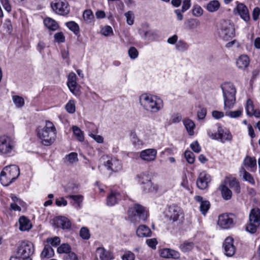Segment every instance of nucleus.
<instances>
[{"instance_id": "39448f33", "label": "nucleus", "mask_w": 260, "mask_h": 260, "mask_svg": "<svg viewBox=\"0 0 260 260\" xmlns=\"http://www.w3.org/2000/svg\"><path fill=\"white\" fill-rule=\"evenodd\" d=\"M127 215L132 222L138 223L147 219L148 212L142 205L135 204L128 208Z\"/></svg>"}, {"instance_id": "ea45409f", "label": "nucleus", "mask_w": 260, "mask_h": 260, "mask_svg": "<svg viewBox=\"0 0 260 260\" xmlns=\"http://www.w3.org/2000/svg\"><path fill=\"white\" fill-rule=\"evenodd\" d=\"M83 17L84 21L87 23L92 22L94 20V15L91 10L87 9L84 11Z\"/></svg>"}, {"instance_id": "338daca9", "label": "nucleus", "mask_w": 260, "mask_h": 260, "mask_svg": "<svg viewBox=\"0 0 260 260\" xmlns=\"http://www.w3.org/2000/svg\"><path fill=\"white\" fill-rule=\"evenodd\" d=\"M122 260H134L135 255L131 252H128L124 254L122 257Z\"/></svg>"}, {"instance_id": "72a5a7b5", "label": "nucleus", "mask_w": 260, "mask_h": 260, "mask_svg": "<svg viewBox=\"0 0 260 260\" xmlns=\"http://www.w3.org/2000/svg\"><path fill=\"white\" fill-rule=\"evenodd\" d=\"M183 123L185 126L187 131L190 135H193L195 124L194 122L189 118H185L183 120Z\"/></svg>"}, {"instance_id": "8fccbe9b", "label": "nucleus", "mask_w": 260, "mask_h": 260, "mask_svg": "<svg viewBox=\"0 0 260 260\" xmlns=\"http://www.w3.org/2000/svg\"><path fill=\"white\" fill-rule=\"evenodd\" d=\"M66 109L68 112L73 113L75 111V105L73 100H70L66 105Z\"/></svg>"}, {"instance_id": "a878e982", "label": "nucleus", "mask_w": 260, "mask_h": 260, "mask_svg": "<svg viewBox=\"0 0 260 260\" xmlns=\"http://www.w3.org/2000/svg\"><path fill=\"white\" fill-rule=\"evenodd\" d=\"M219 189L224 200H229L232 198V192L226 185V181L220 185Z\"/></svg>"}, {"instance_id": "774afa93", "label": "nucleus", "mask_w": 260, "mask_h": 260, "mask_svg": "<svg viewBox=\"0 0 260 260\" xmlns=\"http://www.w3.org/2000/svg\"><path fill=\"white\" fill-rule=\"evenodd\" d=\"M64 260H79L77 255L74 252H69L65 258Z\"/></svg>"}, {"instance_id": "49530a36", "label": "nucleus", "mask_w": 260, "mask_h": 260, "mask_svg": "<svg viewBox=\"0 0 260 260\" xmlns=\"http://www.w3.org/2000/svg\"><path fill=\"white\" fill-rule=\"evenodd\" d=\"M67 26L75 34H77L79 31L78 25L74 21H70L66 23Z\"/></svg>"}, {"instance_id": "bf43d9fd", "label": "nucleus", "mask_w": 260, "mask_h": 260, "mask_svg": "<svg viewBox=\"0 0 260 260\" xmlns=\"http://www.w3.org/2000/svg\"><path fill=\"white\" fill-rule=\"evenodd\" d=\"M190 148L196 153H199L201 151V147L197 141H194L190 144Z\"/></svg>"}, {"instance_id": "1a4fd4ad", "label": "nucleus", "mask_w": 260, "mask_h": 260, "mask_svg": "<svg viewBox=\"0 0 260 260\" xmlns=\"http://www.w3.org/2000/svg\"><path fill=\"white\" fill-rule=\"evenodd\" d=\"M51 7L56 14L66 16L70 11L69 3L66 1L54 0L51 3Z\"/></svg>"}, {"instance_id": "de8ad7c7", "label": "nucleus", "mask_w": 260, "mask_h": 260, "mask_svg": "<svg viewBox=\"0 0 260 260\" xmlns=\"http://www.w3.org/2000/svg\"><path fill=\"white\" fill-rule=\"evenodd\" d=\"M57 252L59 253H69L71 252V247L68 244H62L57 248Z\"/></svg>"}, {"instance_id": "0eeeda50", "label": "nucleus", "mask_w": 260, "mask_h": 260, "mask_svg": "<svg viewBox=\"0 0 260 260\" xmlns=\"http://www.w3.org/2000/svg\"><path fill=\"white\" fill-rule=\"evenodd\" d=\"M218 34L224 40L228 41L232 39L235 35L234 25L229 21L222 20L220 23Z\"/></svg>"}, {"instance_id": "f257e3e1", "label": "nucleus", "mask_w": 260, "mask_h": 260, "mask_svg": "<svg viewBox=\"0 0 260 260\" xmlns=\"http://www.w3.org/2000/svg\"><path fill=\"white\" fill-rule=\"evenodd\" d=\"M139 102L144 110L151 113H156L164 107L162 100L156 96L143 94L139 98Z\"/></svg>"}, {"instance_id": "3c124183", "label": "nucleus", "mask_w": 260, "mask_h": 260, "mask_svg": "<svg viewBox=\"0 0 260 260\" xmlns=\"http://www.w3.org/2000/svg\"><path fill=\"white\" fill-rule=\"evenodd\" d=\"M246 110L247 114L248 116L250 115V114L254 110L253 102L252 100L249 99L247 101Z\"/></svg>"}, {"instance_id": "69168bd1", "label": "nucleus", "mask_w": 260, "mask_h": 260, "mask_svg": "<svg viewBox=\"0 0 260 260\" xmlns=\"http://www.w3.org/2000/svg\"><path fill=\"white\" fill-rule=\"evenodd\" d=\"M207 114V110L205 108H201L198 112V117L199 119H203L205 118Z\"/></svg>"}, {"instance_id": "20e7f679", "label": "nucleus", "mask_w": 260, "mask_h": 260, "mask_svg": "<svg viewBox=\"0 0 260 260\" xmlns=\"http://www.w3.org/2000/svg\"><path fill=\"white\" fill-rule=\"evenodd\" d=\"M19 167L16 165H9L3 169L0 175V181L4 186H8L19 176Z\"/></svg>"}, {"instance_id": "58836bf2", "label": "nucleus", "mask_w": 260, "mask_h": 260, "mask_svg": "<svg viewBox=\"0 0 260 260\" xmlns=\"http://www.w3.org/2000/svg\"><path fill=\"white\" fill-rule=\"evenodd\" d=\"M194 247V243L192 242L184 241L179 245V248L183 252L190 251Z\"/></svg>"}, {"instance_id": "a211bd4d", "label": "nucleus", "mask_w": 260, "mask_h": 260, "mask_svg": "<svg viewBox=\"0 0 260 260\" xmlns=\"http://www.w3.org/2000/svg\"><path fill=\"white\" fill-rule=\"evenodd\" d=\"M157 151L155 149H147L140 153V158L146 161H152L155 159Z\"/></svg>"}, {"instance_id": "13d9d810", "label": "nucleus", "mask_w": 260, "mask_h": 260, "mask_svg": "<svg viewBox=\"0 0 260 260\" xmlns=\"http://www.w3.org/2000/svg\"><path fill=\"white\" fill-rule=\"evenodd\" d=\"M140 34L141 35L143 34V38L144 39L150 40L153 37L152 36H153V33L150 30H141L140 31Z\"/></svg>"}, {"instance_id": "052dcab7", "label": "nucleus", "mask_w": 260, "mask_h": 260, "mask_svg": "<svg viewBox=\"0 0 260 260\" xmlns=\"http://www.w3.org/2000/svg\"><path fill=\"white\" fill-rule=\"evenodd\" d=\"M126 18V22L128 24L132 25L134 23L133 13L132 11H128L125 14Z\"/></svg>"}, {"instance_id": "4be33fe9", "label": "nucleus", "mask_w": 260, "mask_h": 260, "mask_svg": "<svg viewBox=\"0 0 260 260\" xmlns=\"http://www.w3.org/2000/svg\"><path fill=\"white\" fill-rule=\"evenodd\" d=\"M195 200L200 203V210L202 214L205 215L210 208V202L206 200H204L203 197L200 196L194 197Z\"/></svg>"}, {"instance_id": "f8f14e48", "label": "nucleus", "mask_w": 260, "mask_h": 260, "mask_svg": "<svg viewBox=\"0 0 260 260\" xmlns=\"http://www.w3.org/2000/svg\"><path fill=\"white\" fill-rule=\"evenodd\" d=\"M165 216L168 220L174 222L182 218L183 214L180 207L176 205H171L166 211Z\"/></svg>"}, {"instance_id": "c85d7f7f", "label": "nucleus", "mask_w": 260, "mask_h": 260, "mask_svg": "<svg viewBox=\"0 0 260 260\" xmlns=\"http://www.w3.org/2000/svg\"><path fill=\"white\" fill-rule=\"evenodd\" d=\"M220 7V3L217 0H212L205 6V9L210 13L217 11Z\"/></svg>"}, {"instance_id": "2f4dec72", "label": "nucleus", "mask_w": 260, "mask_h": 260, "mask_svg": "<svg viewBox=\"0 0 260 260\" xmlns=\"http://www.w3.org/2000/svg\"><path fill=\"white\" fill-rule=\"evenodd\" d=\"M44 25L50 30H56L58 28V24L56 21L51 18H46L44 20Z\"/></svg>"}, {"instance_id": "4468645a", "label": "nucleus", "mask_w": 260, "mask_h": 260, "mask_svg": "<svg viewBox=\"0 0 260 260\" xmlns=\"http://www.w3.org/2000/svg\"><path fill=\"white\" fill-rule=\"evenodd\" d=\"M210 175L206 172H201L197 180V185L200 189H205L208 186V183L211 181Z\"/></svg>"}, {"instance_id": "864d4df0", "label": "nucleus", "mask_w": 260, "mask_h": 260, "mask_svg": "<svg viewBox=\"0 0 260 260\" xmlns=\"http://www.w3.org/2000/svg\"><path fill=\"white\" fill-rule=\"evenodd\" d=\"M80 235L84 239H88L90 238L89 230L85 227H83L81 229Z\"/></svg>"}, {"instance_id": "6e6552de", "label": "nucleus", "mask_w": 260, "mask_h": 260, "mask_svg": "<svg viewBox=\"0 0 260 260\" xmlns=\"http://www.w3.org/2000/svg\"><path fill=\"white\" fill-rule=\"evenodd\" d=\"M260 225V210L252 209L249 216V223L246 226V230L251 234L255 233Z\"/></svg>"}, {"instance_id": "a19ab883", "label": "nucleus", "mask_w": 260, "mask_h": 260, "mask_svg": "<svg viewBox=\"0 0 260 260\" xmlns=\"http://www.w3.org/2000/svg\"><path fill=\"white\" fill-rule=\"evenodd\" d=\"M72 129L74 135L80 142L84 141L83 132L77 126H73Z\"/></svg>"}, {"instance_id": "2eb2a0df", "label": "nucleus", "mask_w": 260, "mask_h": 260, "mask_svg": "<svg viewBox=\"0 0 260 260\" xmlns=\"http://www.w3.org/2000/svg\"><path fill=\"white\" fill-rule=\"evenodd\" d=\"M76 79L77 77L74 73L71 72L69 74L67 85L70 90L74 94L78 93L79 89Z\"/></svg>"}, {"instance_id": "f03ea898", "label": "nucleus", "mask_w": 260, "mask_h": 260, "mask_svg": "<svg viewBox=\"0 0 260 260\" xmlns=\"http://www.w3.org/2000/svg\"><path fill=\"white\" fill-rule=\"evenodd\" d=\"M56 134L54 125L50 121H46L45 126L38 130V136L41 140L42 144L45 146H50L54 142Z\"/></svg>"}, {"instance_id": "7ed1b4c3", "label": "nucleus", "mask_w": 260, "mask_h": 260, "mask_svg": "<svg viewBox=\"0 0 260 260\" xmlns=\"http://www.w3.org/2000/svg\"><path fill=\"white\" fill-rule=\"evenodd\" d=\"M224 101V110L230 109L235 105L236 89L234 84L226 82L221 85Z\"/></svg>"}, {"instance_id": "bb28decb", "label": "nucleus", "mask_w": 260, "mask_h": 260, "mask_svg": "<svg viewBox=\"0 0 260 260\" xmlns=\"http://www.w3.org/2000/svg\"><path fill=\"white\" fill-rule=\"evenodd\" d=\"M151 233L150 229L145 225H140L136 231V234L139 237H150Z\"/></svg>"}, {"instance_id": "c03bdc74", "label": "nucleus", "mask_w": 260, "mask_h": 260, "mask_svg": "<svg viewBox=\"0 0 260 260\" xmlns=\"http://www.w3.org/2000/svg\"><path fill=\"white\" fill-rule=\"evenodd\" d=\"M192 15L196 17H200L203 14V9L199 5H195L192 10Z\"/></svg>"}, {"instance_id": "680f3d73", "label": "nucleus", "mask_w": 260, "mask_h": 260, "mask_svg": "<svg viewBox=\"0 0 260 260\" xmlns=\"http://www.w3.org/2000/svg\"><path fill=\"white\" fill-rule=\"evenodd\" d=\"M191 6L190 0H184L181 7L182 12H185L188 10Z\"/></svg>"}, {"instance_id": "aec40b11", "label": "nucleus", "mask_w": 260, "mask_h": 260, "mask_svg": "<svg viewBox=\"0 0 260 260\" xmlns=\"http://www.w3.org/2000/svg\"><path fill=\"white\" fill-rule=\"evenodd\" d=\"M53 223L56 228H61L65 230H69L71 228V221L65 217H56L53 219Z\"/></svg>"}, {"instance_id": "c756f323", "label": "nucleus", "mask_w": 260, "mask_h": 260, "mask_svg": "<svg viewBox=\"0 0 260 260\" xmlns=\"http://www.w3.org/2000/svg\"><path fill=\"white\" fill-rule=\"evenodd\" d=\"M19 230L21 231L29 230L31 227V224L26 217L21 216L19 219Z\"/></svg>"}, {"instance_id": "c9c22d12", "label": "nucleus", "mask_w": 260, "mask_h": 260, "mask_svg": "<svg viewBox=\"0 0 260 260\" xmlns=\"http://www.w3.org/2000/svg\"><path fill=\"white\" fill-rule=\"evenodd\" d=\"M185 25L188 29H196L200 25V22L195 18H189L185 22Z\"/></svg>"}, {"instance_id": "79ce46f5", "label": "nucleus", "mask_w": 260, "mask_h": 260, "mask_svg": "<svg viewBox=\"0 0 260 260\" xmlns=\"http://www.w3.org/2000/svg\"><path fill=\"white\" fill-rule=\"evenodd\" d=\"M229 109H227L226 110H225V115L232 118H236L240 117L243 111L242 109L234 111H229Z\"/></svg>"}, {"instance_id": "a18cd8bd", "label": "nucleus", "mask_w": 260, "mask_h": 260, "mask_svg": "<svg viewBox=\"0 0 260 260\" xmlns=\"http://www.w3.org/2000/svg\"><path fill=\"white\" fill-rule=\"evenodd\" d=\"M46 242L52 246L56 247L60 243V238L57 236L53 238H49L46 240Z\"/></svg>"}, {"instance_id": "e433bc0d", "label": "nucleus", "mask_w": 260, "mask_h": 260, "mask_svg": "<svg viewBox=\"0 0 260 260\" xmlns=\"http://www.w3.org/2000/svg\"><path fill=\"white\" fill-rule=\"evenodd\" d=\"M243 165L251 169L256 167V160L255 158L250 156H246L244 161Z\"/></svg>"}, {"instance_id": "9b49d317", "label": "nucleus", "mask_w": 260, "mask_h": 260, "mask_svg": "<svg viewBox=\"0 0 260 260\" xmlns=\"http://www.w3.org/2000/svg\"><path fill=\"white\" fill-rule=\"evenodd\" d=\"M208 136L211 139L224 143L225 141H231L232 139V135L228 129H224L221 127H218L217 133H213L211 131L208 132Z\"/></svg>"}, {"instance_id": "37998d69", "label": "nucleus", "mask_w": 260, "mask_h": 260, "mask_svg": "<svg viewBox=\"0 0 260 260\" xmlns=\"http://www.w3.org/2000/svg\"><path fill=\"white\" fill-rule=\"evenodd\" d=\"M12 100L15 106L17 108H21L24 105V99L19 95H14Z\"/></svg>"}, {"instance_id": "b1692460", "label": "nucleus", "mask_w": 260, "mask_h": 260, "mask_svg": "<svg viewBox=\"0 0 260 260\" xmlns=\"http://www.w3.org/2000/svg\"><path fill=\"white\" fill-rule=\"evenodd\" d=\"M159 188V186L156 183L152 182L151 180L146 182L142 186L143 191L145 193H156Z\"/></svg>"}, {"instance_id": "09e8293b", "label": "nucleus", "mask_w": 260, "mask_h": 260, "mask_svg": "<svg viewBox=\"0 0 260 260\" xmlns=\"http://www.w3.org/2000/svg\"><path fill=\"white\" fill-rule=\"evenodd\" d=\"M184 156L187 162L190 164H193L195 160L193 153L190 151H185Z\"/></svg>"}, {"instance_id": "ddd939ff", "label": "nucleus", "mask_w": 260, "mask_h": 260, "mask_svg": "<svg viewBox=\"0 0 260 260\" xmlns=\"http://www.w3.org/2000/svg\"><path fill=\"white\" fill-rule=\"evenodd\" d=\"M107 159L104 162V165L108 170L113 172H117L122 170V166L121 161L115 157H107Z\"/></svg>"}, {"instance_id": "9d476101", "label": "nucleus", "mask_w": 260, "mask_h": 260, "mask_svg": "<svg viewBox=\"0 0 260 260\" xmlns=\"http://www.w3.org/2000/svg\"><path fill=\"white\" fill-rule=\"evenodd\" d=\"M15 147L14 141L10 137H0V153L3 155L10 154Z\"/></svg>"}, {"instance_id": "6ab92c4d", "label": "nucleus", "mask_w": 260, "mask_h": 260, "mask_svg": "<svg viewBox=\"0 0 260 260\" xmlns=\"http://www.w3.org/2000/svg\"><path fill=\"white\" fill-rule=\"evenodd\" d=\"M234 240L231 237L226 238L223 244L225 255L228 256H233L235 253L236 248L233 244Z\"/></svg>"}, {"instance_id": "5fc2aeb1", "label": "nucleus", "mask_w": 260, "mask_h": 260, "mask_svg": "<svg viewBox=\"0 0 260 260\" xmlns=\"http://www.w3.org/2000/svg\"><path fill=\"white\" fill-rule=\"evenodd\" d=\"M101 33L105 36H108L113 35V29L110 26L107 25L103 27L101 29Z\"/></svg>"}, {"instance_id": "4d7b16f0", "label": "nucleus", "mask_w": 260, "mask_h": 260, "mask_svg": "<svg viewBox=\"0 0 260 260\" xmlns=\"http://www.w3.org/2000/svg\"><path fill=\"white\" fill-rule=\"evenodd\" d=\"M54 40L57 43H63L65 41V37L62 32H58L54 35Z\"/></svg>"}, {"instance_id": "f704fd0d", "label": "nucleus", "mask_w": 260, "mask_h": 260, "mask_svg": "<svg viewBox=\"0 0 260 260\" xmlns=\"http://www.w3.org/2000/svg\"><path fill=\"white\" fill-rule=\"evenodd\" d=\"M241 174L243 175V180L245 181H247L252 185H255V180L252 176L243 168L241 167L240 170Z\"/></svg>"}, {"instance_id": "393cba45", "label": "nucleus", "mask_w": 260, "mask_h": 260, "mask_svg": "<svg viewBox=\"0 0 260 260\" xmlns=\"http://www.w3.org/2000/svg\"><path fill=\"white\" fill-rule=\"evenodd\" d=\"M250 60L248 56L243 54L240 55L236 61L237 67L242 70H244L247 68L249 64Z\"/></svg>"}, {"instance_id": "e2e57ef3", "label": "nucleus", "mask_w": 260, "mask_h": 260, "mask_svg": "<svg viewBox=\"0 0 260 260\" xmlns=\"http://www.w3.org/2000/svg\"><path fill=\"white\" fill-rule=\"evenodd\" d=\"M146 243L150 247L152 248V249H155L157 242L156 239L152 238L146 240Z\"/></svg>"}, {"instance_id": "f3484780", "label": "nucleus", "mask_w": 260, "mask_h": 260, "mask_svg": "<svg viewBox=\"0 0 260 260\" xmlns=\"http://www.w3.org/2000/svg\"><path fill=\"white\" fill-rule=\"evenodd\" d=\"M217 223L223 229H229L233 226L234 221L229 215L223 214L219 216Z\"/></svg>"}, {"instance_id": "0e129e2a", "label": "nucleus", "mask_w": 260, "mask_h": 260, "mask_svg": "<svg viewBox=\"0 0 260 260\" xmlns=\"http://www.w3.org/2000/svg\"><path fill=\"white\" fill-rule=\"evenodd\" d=\"M69 161L71 163H73L78 160L77 154L75 152H72L68 155Z\"/></svg>"}, {"instance_id": "412c9836", "label": "nucleus", "mask_w": 260, "mask_h": 260, "mask_svg": "<svg viewBox=\"0 0 260 260\" xmlns=\"http://www.w3.org/2000/svg\"><path fill=\"white\" fill-rule=\"evenodd\" d=\"M121 199V196L118 191L111 190L107 198V205L110 206H114L117 204Z\"/></svg>"}, {"instance_id": "cd10ccee", "label": "nucleus", "mask_w": 260, "mask_h": 260, "mask_svg": "<svg viewBox=\"0 0 260 260\" xmlns=\"http://www.w3.org/2000/svg\"><path fill=\"white\" fill-rule=\"evenodd\" d=\"M225 181H226V184L228 183L229 187L231 188L236 193L239 194L240 193L241 187L240 184L235 178H228Z\"/></svg>"}, {"instance_id": "6e6d98bb", "label": "nucleus", "mask_w": 260, "mask_h": 260, "mask_svg": "<svg viewBox=\"0 0 260 260\" xmlns=\"http://www.w3.org/2000/svg\"><path fill=\"white\" fill-rule=\"evenodd\" d=\"M175 47L176 49L179 51H184L187 48L186 44L182 41L177 42Z\"/></svg>"}, {"instance_id": "473e14b6", "label": "nucleus", "mask_w": 260, "mask_h": 260, "mask_svg": "<svg viewBox=\"0 0 260 260\" xmlns=\"http://www.w3.org/2000/svg\"><path fill=\"white\" fill-rule=\"evenodd\" d=\"M54 252L53 248L49 245H45L43 251L41 252L42 258H50L54 255Z\"/></svg>"}, {"instance_id": "dca6fc26", "label": "nucleus", "mask_w": 260, "mask_h": 260, "mask_svg": "<svg viewBox=\"0 0 260 260\" xmlns=\"http://www.w3.org/2000/svg\"><path fill=\"white\" fill-rule=\"evenodd\" d=\"M236 10L240 17L245 22L250 20V15L247 7L243 3L237 2Z\"/></svg>"}, {"instance_id": "5701e85b", "label": "nucleus", "mask_w": 260, "mask_h": 260, "mask_svg": "<svg viewBox=\"0 0 260 260\" xmlns=\"http://www.w3.org/2000/svg\"><path fill=\"white\" fill-rule=\"evenodd\" d=\"M96 252L101 260H112L114 259V255L112 252L107 250L104 247H98L96 249Z\"/></svg>"}, {"instance_id": "4c0bfd02", "label": "nucleus", "mask_w": 260, "mask_h": 260, "mask_svg": "<svg viewBox=\"0 0 260 260\" xmlns=\"http://www.w3.org/2000/svg\"><path fill=\"white\" fill-rule=\"evenodd\" d=\"M138 182L142 186L151 180V177L148 173H142L137 176Z\"/></svg>"}, {"instance_id": "603ef678", "label": "nucleus", "mask_w": 260, "mask_h": 260, "mask_svg": "<svg viewBox=\"0 0 260 260\" xmlns=\"http://www.w3.org/2000/svg\"><path fill=\"white\" fill-rule=\"evenodd\" d=\"M128 53L129 57L133 59L136 58L139 54L137 49L134 47H131L129 49Z\"/></svg>"}, {"instance_id": "423d86ee", "label": "nucleus", "mask_w": 260, "mask_h": 260, "mask_svg": "<svg viewBox=\"0 0 260 260\" xmlns=\"http://www.w3.org/2000/svg\"><path fill=\"white\" fill-rule=\"evenodd\" d=\"M35 252L32 243L29 241H22L17 248V255L23 260H32L31 256Z\"/></svg>"}, {"instance_id": "7c9ffc66", "label": "nucleus", "mask_w": 260, "mask_h": 260, "mask_svg": "<svg viewBox=\"0 0 260 260\" xmlns=\"http://www.w3.org/2000/svg\"><path fill=\"white\" fill-rule=\"evenodd\" d=\"M68 198L72 199L74 202H71L72 205L77 209H79L82 205L83 200V196L82 195H70L67 197Z\"/></svg>"}]
</instances>
